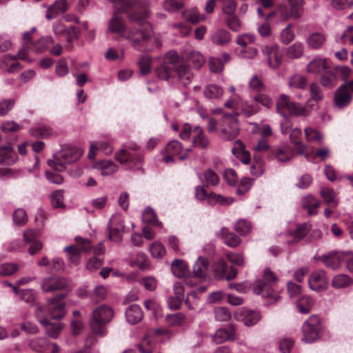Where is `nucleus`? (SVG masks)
Listing matches in <instances>:
<instances>
[{"instance_id": "obj_42", "label": "nucleus", "mask_w": 353, "mask_h": 353, "mask_svg": "<svg viewBox=\"0 0 353 353\" xmlns=\"http://www.w3.org/2000/svg\"><path fill=\"white\" fill-rule=\"evenodd\" d=\"M199 176L201 181L206 183L207 185L216 186L219 182L218 175L210 169L205 170Z\"/></svg>"}, {"instance_id": "obj_61", "label": "nucleus", "mask_w": 353, "mask_h": 353, "mask_svg": "<svg viewBox=\"0 0 353 353\" xmlns=\"http://www.w3.org/2000/svg\"><path fill=\"white\" fill-rule=\"evenodd\" d=\"M294 33L292 30V25L288 23L286 28H285L281 32V40L284 44H288L294 38Z\"/></svg>"}, {"instance_id": "obj_8", "label": "nucleus", "mask_w": 353, "mask_h": 353, "mask_svg": "<svg viewBox=\"0 0 353 353\" xmlns=\"http://www.w3.org/2000/svg\"><path fill=\"white\" fill-rule=\"evenodd\" d=\"M239 125L236 114H228L223 117L219 137L225 141L234 139L239 133Z\"/></svg>"}, {"instance_id": "obj_38", "label": "nucleus", "mask_w": 353, "mask_h": 353, "mask_svg": "<svg viewBox=\"0 0 353 353\" xmlns=\"http://www.w3.org/2000/svg\"><path fill=\"white\" fill-rule=\"evenodd\" d=\"M223 93V88L216 84H209L203 90L204 96L210 99H219Z\"/></svg>"}, {"instance_id": "obj_51", "label": "nucleus", "mask_w": 353, "mask_h": 353, "mask_svg": "<svg viewBox=\"0 0 353 353\" xmlns=\"http://www.w3.org/2000/svg\"><path fill=\"white\" fill-rule=\"evenodd\" d=\"M321 83L325 87L332 88L336 85L337 79L333 72H326L321 76Z\"/></svg>"}, {"instance_id": "obj_18", "label": "nucleus", "mask_w": 353, "mask_h": 353, "mask_svg": "<svg viewBox=\"0 0 353 353\" xmlns=\"http://www.w3.org/2000/svg\"><path fill=\"white\" fill-rule=\"evenodd\" d=\"M235 328L233 325L220 328L214 334L212 340L216 344H220L227 341H232L235 339Z\"/></svg>"}, {"instance_id": "obj_10", "label": "nucleus", "mask_w": 353, "mask_h": 353, "mask_svg": "<svg viewBox=\"0 0 353 353\" xmlns=\"http://www.w3.org/2000/svg\"><path fill=\"white\" fill-rule=\"evenodd\" d=\"M65 297V294H61L48 300L46 310L52 319L59 320L65 315V303L63 301Z\"/></svg>"}, {"instance_id": "obj_20", "label": "nucleus", "mask_w": 353, "mask_h": 353, "mask_svg": "<svg viewBox=\"0 0 353 353\" xmlns=\"http://www.w3.org/2000/svg\"><path fill=\"white\" fill-rule=\"evenodd\" d=\"M41 313V308L39 307L35 312V315L38 321L46 327L47 334L54 339L58 337L61 329V324L59 323H52L47 319H40Z\"/></svg>"}, {"instance_id": "obj_55", "label": "nucleus", "mask_w": 353, "mask_h": 353, "mask_svg": "<svg viewBox=\"0 0 353 353\" xmlns=\"http://www.w3.org/2000/svg\"><path fill=\"white\" fill-rule=\"evenodd\" d=\"M261 319L260 314L256 311H248L243 321L246 326H252L255 325Z\"/></svg>"}, {"instance_id": "obj_63", "label": "nucleus", "mask_w": 353, "mask_h": 353, "mask_svg": "<svg viewBox=\"0 0 353 353\" xmlns=\"http://www.w3.org/2000/svg\"><path fill=\"white\" fill-rule=\"evenodd\" d=\"M52 205L54 208H60L63 205V191L59 190L53 192L50 195Z\"/></svg>"}, {"instance_id": "obj_48", "label": "nucleus", "mask_w": 353, "mask_h": 353, "mask_svg": "<svg viewBox=\"0 0 353 353\" xmlns=\"http://www.w3.org/2000/svg\"><path fill=\"white\" fill-rule=\"evenodd\" d=\"M13 221L19 226L24 225L28 221V215L24 209L18 208L13 213Z\"/></svg>"}, {"instance_id": "obj_27", "label": "nucleus", "mask_w": 353, "mask_h": 353, "mask_svg": "<svg viewBox=\"0 0 353 353\" xmlns=\"http://www.w3.org/2000/svg\"><path fill=\"white\" fill-rule=\"evenodd\" d=\"M328 68L327 61L325 59L315 57L308 63L306 70L310 74H319Z\"/></svg>"}, {"instance_id": "obj_46", "label": "nucleus", "mask_w": 353, "mask_h": 353, "mask_svg": "<svg viewBox=\"0 0 353 353\" xmlns=\"http://www.w3.org/2000/svg\"><path fill=\"white\" fill-rule=\"evenodd\" d=\"M19 270L17 263H6L0 264V276H10L13 275Z\"/></svg>"}, {"instance_id": "obj_1", "label": "nucleus", "mask_w": 353, "mask_h": 353, "mask_svg": "<svg viewBox=\"0 0 353 353\" xmlns=\"http://www.w3.org/2000/svg\"><path fill=\"white\" fill-rule=\"evenodd\" d=\"M149 15L150 10L145 5L141 12H134L128 14L133 25L127 27L123 19L114 14L108 21V32L127 39L133 48L143 51L145 50L144 42L152 36L151 28L147 24Z\"/></svg>"}, {"instance_id": "obj_30", "label": "nucleus", "mask_w": 353, "mask_h": 353, "mask_svg": "<svg viewBox=\"0 0 353 353\" xmlns=\"http://www.w3.org/2000/svg\"><path fill=\"white\" fill-rule=\"evenodd\" d=\"M17 59H20L18 54L15 56L6 55L1 61V67L9 72H14L21 69V65L19 62H16Z\"/></svg>"}, {"instance_id": "obj_36", "label": "nucleus", "mask_w": 353, "mask_h": 353, "mask_svg": "<svg viewBox=\"0 0 353 353\" xmlns=\"http://www.w3.org/2000/svg\"><path fill=\"white\" fill-rule=\"evenodd\" d=\"M23 48L19 51L18 56L20 59L28 60V54L31 50L30 45H32L31 34L26 32L23 34Z\"/></svg>"}, {"instance_id": "obj_54", "label": "nucleus", "mask_w": 353, "mask_h": 353, "mask_svg": "<svg viewBox=\"0 0 353 353\" xmlns=\"http://www.w3.org/2000/svg\"><path fill=\"white\" fill-rule=\"evenodd\" d=\"M150 251L154 258H161L165 254V248L160 242H154L150 248Z\"/></svg>"}, {"instance_id": "obj_32", "label": "nucleus", "mask_w": 353, "mask_h": 353, "mask_svg": "<svg viewBox=\"0 0 353 353\" xmlns=\"http://www.w3.org/2000/svg\"><path fill=\"white\" fill-rule=\"evenodd\" d=\"M194 132L196 133L192 138V145L194 147L199 148L201 149L207 148L210 145L208 138L204 134L203 130L196 126Z\"/></svg>"}, {"instance_id": "obj_49", "label": "nucleus", "mask_w": 353, "mask_h": 353, "mask_svg": "<svg viewBox=\"0 0 353 353\" xmlns=\"http://www.w3.org/2000/svg\"><path fill=\"white\" fill-rule=\"evenodd\" d=\"M188 60L196 69H199L205 63L203 56L200 52L195 51H192L189 54Z\"/></svg>"}, {"instance_id": "obj_28", "label": "nucleus", "mask_w": 353, "mask_h": 353, "mask_svg": "<svg viewBox=\"0 0 353 353\" xmlns=\"http://www.w3.org/2000/svg\"><path fill=\"white\" fill-rule=\"evenodd\" d=\"M310 98L306 101V104L310 108L314 109L317 108L316 103L321 101L323 95L321 89L316 83H311L310 86Z\"/></svg>"}, {"instance_id": "obj_59", "label": "nucleus", "mask_w": 353, "mask_h": 353, "mask_svg": "<svg viewBox=\"0 0 353 353\" xmlns=\"http://www.w3.org/2000/svg\"><path fill=\"white\" fill-rule=\"evenodd\" d=\"M255 41V36L251 33H245L239 35L236 40V43L245 48L248 44L254 43Z\"/></svg>"}, {"instance_id": "obj_21", "label": "nucleus", "mask_w": 353, "mask_h": 353, "mask_svg": "<svg viewBox=\"0 0 353 353\" xmlns=\"http://www.w3.org/2000/svg\"><path fill=\"white\" fill-rule=\"evenodd\" d=\"M17 161L14 148L10 145L0 147V164L12 165Z\"/></svg>"}, {"instance_id": "obj_45", "label": "nucleus", "mask_w": 353, "mask_h": 353, "mask_svg": "<svg viewBox=\"0 0 353 353\" xmlns=\"http://www.w3.org/2000/svg\"><path fill=\"white\" fill-rule=\"evenodd\" d=\"M321 195L326 203L332 204L334 207L337 205L338 201L336 199V194L333 190L323 188L321 190Z\"/></svg>"}, {"instance_id": "obj_15", "label": "nucleus", "mask_w": 353, "mask_h": 353, "mask_svg": "<svg viewBox=\"0 0 353 353\" xmlns=\"http://www.w3.org/2000/svg\"><path fill=\"white\" fill-rule=\"evenodd\" d=\"M67 286L66 280L60 276H52L44 278L41 283V288L45 292H52L62 290Z\"/></svg>"}, {"instance_id": "obj_9", "label": "nucleus", "mask_w": 353, "mask_h": 353, "mask_svg": "<svg viewBox=\"0 0 353 353\" xmlns=\"http://www.w3.org/2000/svg\"><path fill=\"white\" fill-rule=\"evenodd\" d=\"M290 6V12L286 6H280L277 10L276 13L281 20L285 21L289 18L294 19H299L303 12V0H288Z\"/></svg>"}, {"instance_id": "obj_26", "label": "nucleus", "mask_w": 353, "mask_h": 353, "mask_svg": "<svg viewBox=\"0 0 353 353\" xmlns=\"http://www.w3.org/2000/svg\"><path fill=\"white\" fill-rule=\"evenodd\" d=\"M232 40L231 34L224 29H218L211 35V41L218 46H226Z\"/></svg>"}, {"instance_id": "obj_62", "label": "nucleus", "mask_w": 353, "mask_h": 353, "mask_svg": "<svg viewBox=\"0 0 353 353\" xmlns=\"http://www.w3.org/2000/svg\"><path fill=\"white\" fill-rule=\"evenodd\" d=\"M150 58L148 56L144 55L140 58L138 64L141 74L146 75L150 72Z\"/></svg>"}, {"instance_id": "obj_14", "label": "nucleus", "mask_w": 353, "mask_h": 353, "mask_svg": "<svg viewBox=\"0 0 353 353\" xmlns=\"http://www.w3.org/2000/svg\"><path fill=\"white\" fill-rule=\"evenodd\" d=\"M262 53L266 57L269 66L276 70L282 62V53L277 45L265 46L262 48Z\"/></svg>"}, {"instance_id": "obj_22", "label": "nucleus", "mask_w": 353, "mask_h": 353, "mask_svg": "<svg viewBox=\"0 0 353 353\" xmlns=\"http://www.w3.org/2000/svg\"><path fill=\"white\" fill-rule=\"evenodd\" d=\"M116 159L121 164L129 162L133 163L134 165H138L143 161L142 156L139 154L135 156L134 154L125 149L121 150L117 152L116 154Z\"/></svg>"}, {"instance_id": "obj_2", "label": "nucleus", "mask_w": 353, "mask_h": 353, "mask_svg": "<svg viewBox=\"0 0 353 353\" xmlns=\"http://www.w3.org/2000/svg\"><path fill=\"white\" fill-rule=\"evenodd\" d=\"M82 153L81 149L71 145H66L61 148L52 159L48 161V164L54 170L62 172L66 169V165L78 161Z\"/></svg>"}, {"instance_id": "obj_34", "label": "nucleus", "mask_w": 353, "mask_h": 353, "mask_svg": "<svg viewBox=\"0 0 353 353\" xmlns=\"http://www.w3.org/2000/svg\"><path fill=\"white\" fill-rule=\"evenodd\" d=\"M172 273L179 278L186 277L189 270L186 263L181 259H175L171 265Z\"/></svg>"}, {"instance_id": "obj_50", "label": "nucleus", "mask_w": 353, "mask_h": 353, "mask_svg": "<svg viewBox=\"0 0 353 353\" xmlns=\"http://www.w3.org/2000/svg\"><path fill=\"white\" fill-rule=\"evenodd\" d=\"M132 266H137L141 270H144L149 268V263L146 255L143 252H139L137 254V259L130 262Z\"/></svg>"}, {"instance_id": "obj_52", "label": "nucleus", "mask_w": 353, "mask_h": 353, "mask_svg": "<svg viewBox=\"0 0 353 353\" xmlns=\"http://www.w3.org/2000/svg\"><path fill=\"white\" fill-rule=\"evenodd\" d=\"M214 316L218 321H228L231 318L230 312L225 307H218L214 309Z\"/></svg>"}, {"instance_id": "obj_58", "label": "nucleus", "mask_w": 353, "mask_h": 353, "mask_svg": "<svg viewBox=\"0 0 353 353\" xmlns=\"http://www.w3.org/2000/svg\"><path fill=\"white\" fill-rule=\"evenodd\" d=\"M52 129L48 126H41L38 128H32L30 133L35 137L46 138L52 134Z\"/></svg>"}, {"instance_id": "obj_5", "label": "nucleus", "mask_w": 353, "mask_h": 353, "mask_svg": "<svg viewBox=\"0 0 353 353\" xmlns=\"http://www.w3.org/2000/svg\"><path fill=\"white\" fill-rule=\"evenodd\" d=\"M114 316V311L107 305H102L92 312L90 325L92 331L100 336L105 334L104 325L109 323Z\"/></svg>"}, {"instance_id": "obj_35", "label": "nucleus", "mask_w": 353, "mask_h": 353, "mask_svg": "<svg viewBox=\"0 0 353 353\" xmlns=\"http://www.w3.org/2000/svg\"><path fill=\"white\" fill-rule=\"evenodd\" d=\"M175 65L172 62H164L155 70L156 75L162 80H168Z\"/></svg>"}, {"instance_id": "obj_19", "label": "nucleus", "mask_w": 353, "mask_h": 353, "mask_svg": "<svg viewBox=\"0 0 353 353\" xmlns=\"http://www.w3.org/2000/svg\"><path fill=\"white\" fill-rule=\"evenodd\" d=\"M272 154L279 162L285 163L293 157L294 151L290 145H282L272 149Z\"/></svg>"}, {"instance_id": "obj_39", "label": "nucleus", "mask_w": 353, "mask_h": 353, "mask_svg": "<svg viewBox=\"0 0 353 353\" xmlns=\"http://www.w3.org/2000/svg\"><path fill=\"white\" fill-rule=\"evenodd\" d=\"M96 168L101 170L102 175H110L115 172L118 167L112 161L103 160L96 164Z\"/></svg>"}, {"instance_id": "obj_57", "label": "nucleus", "mask_w": 353, "mask_h": 353, "mask_svg": "<svg viewBox=\"0 0 353 353\" xmlns=\"http://www.w3.org/2000/svg\"><path fill=\"white\" fill-rule=\"evenodd\" d=\"M251 228L250 223L245 219L238 221L234 227L235 230L241 235H246L250 232Z\"/></svg>"}, {"instance_id": "obj_40", "label": "nucleus", "mask_w": 353, "mask_h": 353, "mask_svg": "<svg viewBox=\"0 0 353 353\" xmlns=\"http://www.w3.org/2000/svg\"><path fill=\"white\" fill-rule=\"evenodd\" d=\"M307 79L301 74H293L288 81V86L292 89H305L307 85Z\"/></svg>"}, {"instance_id": "obj_13", "label": "nucleus", "mask_w": 353, "mask_h": 353, "mask_svg": "<svg viewBox=\"0 0 353 353\" xmlns=\"http://www.w3.org/2000/svg\"><path fill=\"white\" fill-rule=\"evenodd\" d=\"M308 283L312 290L321 292L327 288L329 281L325 272L324 270H319L313 272L310 274Z\"/></svg>"}, {"instance_id": "obj_43", "label": "nucleus", "mask_w": 353, "mask_h": 353, "mask_svg": "<svg viewBox=\"0 0 353 353\" xmlns=\"http://www.w3.org/2000/svg\"><path fill=\"white\" fill-rule=\"evenodd\" d=\"M52 42L53 39L51 37H43L40 38L37 41L32 43V46L35 52L40 53L47 50L49 46L52 43Z\"/></svg>"}, {"instance_id": "obj_25", "label": "nucleus", "mask_w": 353, "mask_h": 353, "mask_svg": "<svg viewBox=\"0 0 353 353\" xmlns=\"http://www.w3.org/2000/svg\"><path fill=\"white\" fill-rule=\"evenodd\" d=\"M216 236L223 239L225 243L230 247H236L241 242V239L227 228H222L216 234Z\"/></svg>"}, {"instance_id": "obj_47", "label": "nucleus", "mask_w": 353, "mask_h": 353, "mask_svg": "<svg viewBox=\"0 0 353 353\" xmlns=\"http://www.w3.org/2000/svg\"><path fill=\"white\" fill-rule=\"evenodd\" d=\"M303 52V45L301 42H296L289 46L287 50V55L292 59L300 57Z\"/></svg>"}, {"instance_id": "obj_64", "label": "nucleus", "mask_w": 353, "mask_h": 353, "mask_svg": "<svg viewBox=\"0 0 353 353\" xmlns=\"http://www.w3.org/2000/svg\"><path fill=\"white\" fill-rule=\"evenodd\" d=\"M21 126L13 121H7L1 125V130L4 133L16 132L21 130Z\"/></svg>"}, {"instance_id": "obj_41", "label": "nucleus", "mask_w": 353, "mask_h": 353, "mask_svg": "<svg viewBox=\"0 0 353 353\" xmlns=\"http://www.w3.org/2000/svg\"><path fill=\"white\" fill-rule=\"evenodd\" d=\"M314 305V301L307 296H301L297 301L296 306L299 311L302 314L308 313Z\"/></svg>"}, {"instance_id": "obj_29", "label": "nucleus", "mask_w": 353, "mask_h": 353, "mask_svg": "<svg viewBox=\"0 0 353 353\" xmlns=\"http://www.w3.org/2000/svg\"><path fill=\"white\" fill-rule=\"evenodd\" d=\"M143 314L141 307L138 305L129 306L125 311V317L130 324H136L141 321Z\"/></svg>"}, {"instance_id": "obj_23", "label": "nucleus", "mask_w": 353, "mask_h": 353, "mask_svg": "<svg viewBox=\"0 0 353 353\" xmlns=\"http://www.w3.org/2000/svg\"><path fill=\"white\" fill-rule=\"evenodd\" d=\"M209 263L206 258L199 257L193 266V275L199 279L205 278L208 274Z\"/></svg>"}, {"instance_id": "obj_11", "label": "nucleus", "mask_w": 353, "mask_h": 353, "mask_svg": "<svg viewBox=\"0 0 353 353\" xmlns=\"http://www.w3.org/2000/svg\"><path fill=\"white\" fill-rule=\"evenodd\" d=\"M109 239L114 242H120L124 232V221L119 214L113 215L109 221Z\"/></svg>"}, {"instance_id": "obj_37", "label": "nucleus", "mask_w": 353, "mask_h": 353, "mask_svg": "<svg viewBox=\"0 0 353 353\" xmlns=\"http://www.w3.org/2000/svg\"><path fill=\"white\" fill-rule=\"evenodd\" d=\"M353 283V280L345 274H338L334 276L332 286L336 289L345 288Z\"/></svg>"}, {"instance_id": "obj_17", "label": "nucleus", "mask_w": 353, "mask_h": 353, "mask_svg": "<svg viewBox=\"0 0 353 353\" xmlns=\"http://www.w3.org/2000/svg\"><path fill=\"white\" fill-rule=\"evenodd\" d=\"M215 274L221 279L231 280L236 277L237 271L232 267H228L223 261H218L214 268Z\"/></svg>"}, {"instance_id": "obj_3", "label": "nucleus", "mask_w": 353, "mask_h": 353, "mask_svg": "<svg viewBox=\"0 0 353 353\" xmlns=\"http://www.w3.org/2000/svg\"><path fill=\"white\" fill-rule=\"evenodd\" d=\"M276 281V276L269 268H265L263 278L254 282L253 291L256 294L261 295L264 298H272L274 301H276L280 297L272 290Z\"/></svg>"}, {"instance_id": "obj_44", "label": "nucleus", "mask_w": 353, "mask_h": 353, "mask_svg": "<svg viewBox=\"0 0 353 353\" xmlns=\"http://www.w3.org/2000/svg\"><path fill=\"white\" fill-rule=\"evenodd\" d=\"M304 131L307 141L321 143L323 139V135L315 128L307 127L305 128Z\"/></svg>"}, {"instance_id": "obj_33", "label": "nucleus", "mask_w": 353, "mask_h": 353, "mask_svg": "<svg viewBox=\"0 0 353 353\" xmlns=\"http://www.w3.org/2000/svg\"><path fill=\"white\" fill-rule=\"evenodd\" d=\"M343 256L340 253H331L322 256L321 259L326 267L336 270L340 267Z\"/></svg>"}, {"instance_id": "obj_24", "label": "nucleus", "mask_w": 353, "mask_h": 353, "mask_svg": "<svg viewBox=\"0 0 353 353\" xmlns=\"http://www.w3.org/2000/svg\"><path fill=\"white\" fill-rule=\"evenodd\" d=\"M175 70L179 79L183 85H188L193 79V74L188 65L183 63H179L175 66Z\"/></svg>"}, {"instance_id": "obj_6", "label": "nucleus", "mask_w": 353, "mask_h": 353, "mask_svg": "<svg viewBox=\"0 0 353 353\" xmlns=\"http://www.w3.org/2000/svg\"><path fill=\"white\" fill-rule=\"evenodd\" d=\"M303 341L306 343H313L323 335V327L320 318L312 315L302 325Z\"/></svg>"}, {"instance_id": "obj_7", "label": "nucleus", "mask_w": 353, "mask_h": 353, "mask_svg": "<svg viewBox=\"0 0 353 353\" xmlns=\"http://www.w3.org/2000/svg\"><path fill=\"white\" fill-rule=\"evenodd\" d=\"M76 245L67 246L64 250L67 253V257L72 263H79L81 252H90L92 250L91 243L89 239L81 236L75 238Z\"/></svg>"}, {"instance_id": "obj_60", "label": "nucleus", "mask_w": 353, "mask_h": 353, "mask_svg": "<svg viewBox=\"0 0 353 353\" xmlns=\"http://www.w3.org/2000/svg\"><path fill=\"white\" fill-rule=\"evenodd\" d=\"M143 221L147 223L159 225L157 216L154 210L150 208H147L142 214Z\"/></svg>"}, {"instance_id": "obj_53", "label": "nucleus", "mask_w": 353, "mask_h": 353, "mask_svg": "<svg viewBox=\"0 0 353 353\" xmlns=\"http://www.w3.org/2000/svg\"><path fill=\"white\" fill-rule=\"evenodd\" d=\"M165 320L170 326L180 325L185 320V315L181 312L168 314L165 316Z\"/></svg>"}, {"instance_id": "obj_12", "label": "nucleus", "mask_w": 353, "mask_h": 353, "mask_svg": "<svg viewBox=\"0 0 353 353\" xmlns=\"http://www.w3.org/2000/svg\"><path fill=\"white\" fill-rule=\"evenodd\" d=\"M353 95V80L341 85L335 92L334 101L338 107L343 108L352 100Z\"/></svg>"}, {"instance_id": "obj_16", "label": "nucleus", "mask_w": 353, "mask_h": 353, "mask_svg": "<svg viewBox=\"0 0 353 353\" xmlns=\"http://www.w3.org/2000/svg\"><path fill=\"white\" fill-rule=\"evenodd\" d=\"M326 41V34L321 32H313L305 38V43L307 48L312 50L321 49Z\"/></svg>"}, {"instance_id": "obj_56", "label": "nucleus", "mask_w": 353, "mask_h": 353, "mask_svg": "<svg viewBox=\"0 0 353 353\" xmlns=\"http://www.w3.org/2000/svg\"><path fill=\"white\" fill-rule=\"evenodd\" d=\"M69 5L66 0H58L49 7L50 12H56L58 14L68 10Z\"/></svg>"}, {"instance_id": "obj_31", "label": "nucleus", "mask_w": 353, "mask_h": 353, "mask_svg": "<svg viewBox=\"0 0 353 353\" xmlns=\"http://www.w3.org/2000/svg\"><path fill=\"white\" fill-rule=\"evenodd\" d=\"M301 205L303 209L307 210L309 215H314L318 212L317 209L320 206V201L309 194L303 198Z\"/></svg>"}, {"instance_id": "obj_4", "label": "nucleus", "mask_w": 353, "mask_h": 353, "mask_svg": "<svg viewBox=\"0 0 353 353\" xmlns=\"http://www.w3.org/2000/svg\"><path fill=\"white\" fill-rule=\"evenodd\" d=\"M276 108L281 114L284 115L283 112L286 109L291 115L296 117H307L310 115L312 110L307 105H303L300 103L291 101L289 96L284 94L280 95L276 102Z\"/></svg>"}]
</instances>
